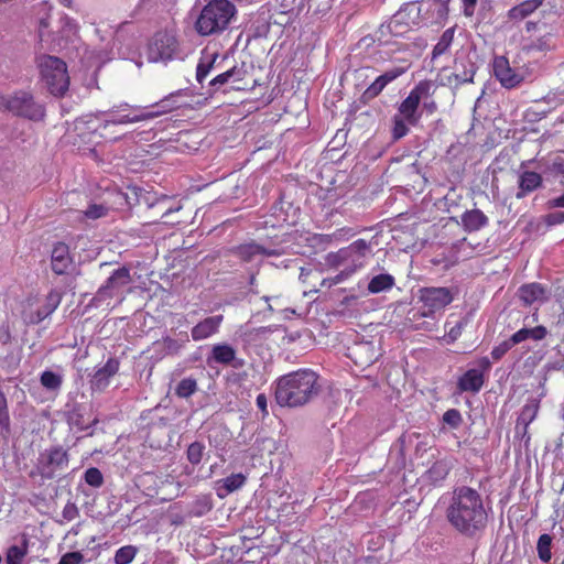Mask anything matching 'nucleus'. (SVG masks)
I'll return each instance as SVG.
<instances>
[{"label":"nucleus","instance_id":"24","mask_svg":"<svg viewBox=\"0 0 564 564\" xmlns=\"http://www.w3.org/2000/svg\"><path fill=\"white\" fill-rule=\"evenodd\" d=\"M419 107L420 102L414 99V96L412 97L409 94L406 98L400 104L398 108V116L403 117L409 124L416 126L421 118L420 113L417 112Z\"/></svg>","mask_w":564,"mask_h":564},{"label":"nucleus","instance_id":"5","mask_svg":"<svg viewBox=\"0 0 564 564\" xmlns=\"http://www.w3.org/2000/svg\"><path fill=\"white\" fill-rule=\"evenodd\" d=\"M148 120L145 116V111H141L140 113H112L109 119H106L102 124L96 126L95 120L91 117L87 121H79L76 124V129L80 130L79 137L85 140L87 139L89 142L94 141V135L99 132V137L104 139H108L111 141H116L120 138V135H110L108 134V130L112 127L119 124H127Z\"/></svg>","mask_w":564,"mask_h":564},{"label":"nucleus","instance_id":"16","mask_svg":"<svg viewBox=\"0 0 564 564\" xmlns=\"http://www.w3.org/2000/svg\"><path fill=\"white\" fill-rule=\"evenodd\" d=\"M120 361L117 358H109L106 364L97 369L90 379L93 391L101 392L110 383V379L119 371Z\"/></svg>","mask_w":564,"mask_h":564},{"label":"nucleus","instance_id":"58","mask_svg":"<svg viewBox=\"0 0 564 564\" xmlns=\"http://www.w3.org/2000/svg\"><path fill=\"white\" fill-rule=\"evenodd\" d=\"M256 404L258 409L262 412L263 416L268 415V400L264 393H260L257 395Z\"/></svg>","mask_w":564,"mask_h":564},{"label":"nucleus","instance_id":"15","mask_svg":"<svg viewBox=\"0 0 564 564\" xmlns=\"http://www.w3.org/2000/svg\"><path fill=\"white\" fill-rule=\"evenodd\" d=\"M231 252L242 262H252L257 259L274 257L279 254L274 249H267L254 241L241 243L232 248Z\"/></svg>","mask_w":564,"mask_h":564},{"label":"nucleus","instance_id":"30","mask_svg":"<svg viewBox=\"0 0 564 564\" xmlns=\"http://www.w3.org/2000/svg\"><path fill=\"white\" fill-rule=\"evenodd\" d=\"M555 47L553 42V34L546 33L535 41H532L530 44L523 46L522 51L527 54H531L532 52H547Z\"/></svg>","mask_w":564,"mask_h":564},{"label":"nucleus","instance_id":"33","mask_svg":"<svg viewBox=\"0 0 564 564\" xmlns=\"http://www.w3.org/2000/svg\"><path fill=\"white\" fill-rule=\"evenodd\" d=\"M217 54L203 55L196 67V80L202 84L208 76L216 62Z\"/></svg>","mask_w":564,"mask_h":564},{"label":"nucleus","instance_id":"1","mask_svg":"<svg viewBox=\"0 0 564 564\" xmlns=\"http://www.w3.org/2000/svg\"><path fill=\"white\" fill-rule=\"evenodd\" d=\"M448 523L460 534L474 538L484 531L488 523V513L481 495L468 486L456 487L446 509Z\"/></svg>","mask_w":564,"mask_h":564},{"label":"nucleus","instance_id":"3","mask_svg":"<svg viewBox=\"0 0 564 564\" xmlns=\"http://www.w3.org/2000/svg\"><path fill=\"white\" fill-rule=\"evenodd\" d=\"M370 253V243L366 239H357L349 246L340 248L336 252H329L325 257V262L329 268L340 269V272L333 279L334 283H339L366 264L367 256Z\"/></svg>","mask_w":564,"mask_h":564},{"label":"nucleus","instance_id":"41","mask_svg":"<svg viewBox=\"0 0 564 564\" xmlns=\"http://www.w3.org/2000/svg\"><path fill=\"white\" fill-rule=\"evenodd\" d=\"M137 554L133 545H126L118 549L115 553V564H130Z\"/></svg>","mask_w":564,"mask_h":564},{"label":"nucleus","instance_id":"8","mask_svg":"<svg viewBox=\"0 0 564 564\" xmlns=\"http://www.w3.org/2000/svg\"><path fill=\"white\" fill-rule=\"evenodd\" d=\"M69 465V454L61 445L51 446L42 452L36 462V469L42 478L53 479L65 471Z\"/></svg>","mask_w":564,"mask_h":564},{"label":"nucleus","instance_id":"59","mask_svg":"<svg viewBox=\"0 0 564 564\" xmlns=\"http://www.w3.org/2000/svg\"><path fill=\"white\" fill-rule=\"evenodd\" d=\"M546 205H547V208H550V209L564 208V194L549 199Z\"/></svg>","mask_w":564,"mask_h":564},{"label":"nucleus","instance_id":"42","mask_svg":"<svg viewBox=\"0 0 564 564\" xmlns=\"http://www.w3.org/2000/svg\"><path fill=\"white\" fill-rule=\"evenodd\" d=\"M205 446L200 442H194L189 444L186 451L187 459L193 465H198L204 455Z\"/></svg>","mask_w":564,"mask_h":564},{"label":"nucleus","instance_id":"7","mask_svg":"<svg viewBox=\"0 0 564 564\" xmlns=\"http://www.w3.org/2000/svg\"><path fill=\"white\" fill-rule=\"evenodd\" d=\"M39 67L48 91L56 97L64 96L69 87L66 63L58 57L46 55L41 57Z\"/></svg>","mask_w":564,"mask_h":564},{"label":"nucleus","instance_id":"25","mask_svg":"<svg viewBox=\"0 0 564 564\" xmlns=\"http://www.w3.org/2000/svg\"><path fill=\"white\" fill-rule=\"evenodd\" d=\"M29 539L23 535L18 544L10 545L6 551V564H22L29 553Z\"/></svg>","mask_w":564,"mask_h":564},{"label":"nucleus","instance_id":"35","mask_svg":"<svg viewBox=\"0 0 564 564\" xmlns=\"http://www.w3.org/2000/svg\"><path fill=\"white\" fill-rule=\"evenodd\" d=\"M433 83L432 80L424 79L420 80L409 93L414 99L421 102V99L429 98L433 95Z\"/></svg>","mask_w":564,"mask_h":564},{"label":"nucleus","instance_id":"18","mask_svg":"<svg viewBox=\"0 0 564 564\" xmlns=\"http://www.w3.org/2000/svg\"><path fill=\"white\" fill-rule=\"evenodd\" d=\"M51 267L54 273L62 275L68 273L73 267V258L69 247L64 242H57L51 253Z\"/></svg>","mask_w":564,"mask_h":564},{"label":"nucleus","instance_id":"23","mask_svg":"<svg viewBox=\"0 0 564 564\" xmlns=\"http://www.w3.org/2000/svg\"><path fill=\"white\" fill-rule=\"evenodd\" d=\"M247 477L241 473L231 474L230 476L217 481V496L225 498L229 494L240 489L246 484Z\"/></svg>","mask_w":564,"mask_h":564},{"label":"nucleus","instance_id":"29","mask_svg":"<svg viewBox=\"0 0 564 564\" xmlns=\"http://www.w3.org/2000/svg\"><path fill=\"white\" fill-rule=\"evenodd\" d=\"M212 358L217 364L230 365L236 358V350L228 344H216L212 349Z\"/></svg>","mask_w":564,"mask_h":564},{"label":"nucleus","instance_id":"14","mask_svg":"<svg viewBox=\"0 0 564 564\" xmlns=\"http://www.w3.org/2000/svg\"><path fill=\"white\" fill-rule=\"evenodd\" d=\"M184 95V90L180 89L175 93H171L170 95L162 98L156 104L152 105L151 107L147 108L145 116L147 119H153L156 117H160L162 115L172 112L176 109L182 108L186 104L181 101V97Z\"/></svg>","mask_w":564,"mask_h":564},{"label":"nucleus","instance_id":"34","mask_svg":"<svg viewBox=\"0 0 564 564\" xmlns=\"http://www.w3.org/2000/svg\"><path fill=\"white\" fill-rule=\"evenodd\" d=\"M454 33H455L454 28H449L443 32L438 42L433 47L432 58H436V57L443 55L449 48V46L452 45L453 40H454Z\"/></svg>","mask_w":564,"mask_h":564},{"label":"nucleus","instance_id":"22","mask_svg":"<svg viewBox=\"0 0 564 564\" xmlns=\"http://www.w3.org/2000/svg\"><path fill=\"white\" fill-rule=\"evenodd\" d=\"M488 224L489 218L480 209L466 210L462 215V226L467 232L478 231L487 227Z\"/></svg>","mask_w":564,"mask_h":564},{"label":"nucleus","instance_id":"61","mask_svg":"<svg viewBox=\"0 0 564 564\" xmlns=\"http://www.w3.org/2000/svg\"><path fill=\"white\" fill-rule=\"evenodd\" d=\"M464 3V14L470 17L474 13L477 0H462Z\"/></svg>","mask_w":564,"mask_h":564},{"label":"nucleus","instance_id":"4","mask_svg":"<svg viewBox=\"0 0 564 564\" xmlns=\"http://www.w3.org/2000/svg\"><path fill=\"white\" fill-rule=\"evenodd\" d=\"M237 12L236 6L229 0H209L199 11L194 28L202 36L224 32Z\"/></svg>","mask_w":564,"mask_h":564},{"label":"nucleus","instance_id":"50","mask_svg":"<svg viewBox=\"0 0 564 564\" xmlns=\"http://www.w3.org/2000/svg\"><path fill=\"white\" fill-rule=\"evenodd\" d=\"M83 562V553L79 551H75L63 554L57 564H82Z\"/></svg>","mask_w":564,"mask_h":564},{"label":"nucleus","instance_id":"12","mask_svg":"<svg viewBox=\"0 0 564 564\" xmlns=\"http://www.w3.org/2000/svg\"><path fill=\"white\" fill-rule=\"evenodd\" d=\"M492 70L496 79L507 89H512L524 82L528 73L518 70L510 66L509 59L503 56H495L492 62Z\"/></svg>","mask_w":564,"mask_h":564},{"label":"nucleus","instance_id":"54","mask_svg":"<svg viewBox=\"0 0 564 564\" xmlns=\"http://www.w3.org/2000/svg\"><path fill=\"white\" fill-rule=\"evenodd\" d=\"M529 338H530L529 328H521L518 332H516L511 337H509V339H510L511 344H513V346H516Z\"/></svg>","mask_w":564,"mask_h":564},{"label":"nucleus","instance_id":"62","mask_svg":"<svg viewBox=\"0 0 564 564\" xmlns=\"http://www.w3.org/2000/svg\"><path fill=\"white\" fill-rule=\"evenodd\" d=\"M398 24H400L399 18L398 15H394L389 22L388 28L390 29L391 32H393Z\"/></svg>","mask_w":564,"mask_h":564},{"label":"nucleus","instance_id":"45","mask_svg":"<svg viewBox=\"0 0 564 564\" xmlns=\"http://www.w3.org/2000/svg\"><path fill=\"white\" fill-rule=\"evenodd\" d=\"M408 122L403 117L394 116L392 134L395 140L403 138L408 134Z\"/></svg>","mask_w":564,"mask_h":564},{"label":"nucleus","instance_id":"26","mask_svg":"<svg viewBox=\"0 0 564 564\" xmlns=\"http://www.w3.org/2000/svg\"><path fill=\"white\" fill-rule=\"evenodd\" d=\"M543 3V0H524L512 7L507 15L510 20L521 21L536 11Z\"/></svg>","mask_w":564,"mask_h":564},{"label":"nucleus","instance_id":"21","mask_svg":"<svg viewBox=\"0 0 564 564\" xmlns=\"http://www.w3.org/2000/svg\"><path fill=\"white\" fill-rule=\"evenodd\" d=\"M543 178L541 174L533 171H524L520 173L518 180V191L516 193L517 199H522L530 193L536 191L542 186Z\"/></svg>","mask_w":564,"mask_h":564},{"label":"nucleus","instance_id":"13","mask_svg":"<svg viewBox=\"0 0 564 564\" xmlns=\"http://www.w3.org/2000/svg\"><path fill=\"white\" fill-rule=\"evenodd\" d=\"M477 72L476 64L468 57H456L454 61V72L445 77L442 85L457 88L464 84L474 82Z\"/></svg>","mask_w":564,"mask_h":564},{"label":"nucleus","instance_id":"52","mask_svg":"<svg viewBox=\"0 0 564 564\" xmlns=\"http://www.w3.org/2000/svg\"><path fill=\"white\" fill-rule=\"evenodd\" d=\"M544 223L547 226L564 224V212H554L544 216Z\"/></svg>","mask_w":564,"mask_h":564},{"label":"nucleus","instance_id":"43","mask_svg":"<svg viewBox=\"0 0 564 564\" xmlns=\"http://www.w3.org/2000/svg\"><path fill=\"white\" fill-rule=\"evenodd\" d=\"M84 479L87 485L99 488L104 484V476L101 471L96 467L88 468L84 474Z\"/></svg>","mask_w":564,"mask_h":564},{"label":"nucleus","instance_id":"11","mask_svg":"<svg viewBox=\"0 0 564 564\" xmlns=\"http://www.w3.org/2000/svg\"><path fill=\"white\" fill-rule=\"evenodd\" d=\"M178 50L174 34L166 31L156 32L149 44L148 55L151 62L171 61Z\"/></svg>","mask_w":564,"mask_h":564},{"label":"nucleus","instance_id":"9","mask_svg":"<svg viewBox=\"0 0 564 564\" xmlns=\"http://www.w3.org/2000/svg\"><path fill=\"white\" fill-rule=\"evenodd\" d=\"M419 294V301L422 303L421 316L433 318L436 313L444 311L455 299L452 289L445 286H425Z\"/></svg>","mask_w":564,"mask_h":564},{"label":"nucleus","instance_id":"36","mask_svg":"<svg viewBox=\"0 0 564 564\" xmlns=\"http://www.w3.org/2000/svg\"><path fill=\"white\" fill-rule=\"evenodd\" d=\"M197 390V381L194 378L182 379L175 388V394L178 398L187 399Z\"/></svg>","mask_w":564,"mask_h":564},{"label":"nucleus","instance_id":"20","mask_svg":"<svg viewBox=\"0 0 564 564\" xmlns=\"http://www.w3.org/2000/svg\"><path fill=\"white\" fill-rule=\"evenodd\" d=\"M63 293L56 289H52L45 296L43 305L36 311L35 315L30 319L32 324H39L46 317L52 315L59 306Z\"/></svg>","mask_w":564,"mask_h":564},{"label":"nucleus","instance_id":"38","mask_svg":"<svg viewBox=\"0 0 564 564\" xmlns=\"http://www.w3.org/2000/svg\"><path fill=\"white\" fill-rule=\"evenodd\" d=\"M410 66H411V64L408 61H402L400 65H398V66H395V67H393L391 69L386 70L379 77L382 79V82L386 85H388L391 82H393L397 78H399L400 76H402L403 74H405L408 72V69L410 68Z\"/></svg>","mask_w":564,"mask_h":564},{"label":"nucleus","instance_id":"56","mask_svg":"<svg viewBox=\"0 0 564 564\" xmlns=\"http://www.w3.org/2000/svg\"><path fill=\"white\" fill-rule=\"evenodd\" d=\"M551 171L555 174L564 176V159L561 156L555 158L551 164Z\"/></svg>","mask_w":564,"mask_h":564},{"label":"nucleus","instance_id":"39","mask_svg":"<svg viewBox=\"0 0 564 564\" xmlns=\"http://www.w3.org/2000/svg\"><path fill=\"white\" fill-rule=\"evenodd\" d=\"M551 544H552V538L550 534L544 533V534L540 535V538L538 540L536 550H538V554H539V557L541 561L549 562L551 560V557H552Z\"/></svg>","mask_w":564,"mask_h":564},{"label":"nucleus","instance_id":"6","mask_svg":"<svg viewBox=\"0 0 564 564\" xmlns=\"http://www.w3.org/2000/svg\"><path fill=\"white\" fill-rule=\"evenodd\" d=\"M0 107L17 117L33 121H40L45 117V107L35 101L33 95L25 90L1 95Z\"/></svg>","mask_w":564,"mask_h":564},{"label":"nucleus","instance_id":"57","mask_svg":"<svg viewBox=\"0 0 564 564\" xmlns=\"http://www.w3.org/2000/svg\"><path fill=\"white\" fill-rule=\"evenodd\" d=\"M237 69L240 70L239 75H232V78L230 79V83L234 84L235 89H241L242 87L239 85L240 82H242L247 75V70L243 66H237Z\"/></svg>","mask_w":564,"mask_h":564},{"label":"nucleus","instance_id":"10","mask_svg":"<svg viewBox=\"0 0 564 564\" xmlns=\"http://www.w3.org/2000/svg\"><path fill=\"white\" fill-rule=\"evenodd\" d=\"M478 367L466 370L456 382L459 393H478L485 384V376L491 368V361L488 357H481L477 361Z\"/></svg>","mask_w":564,"mask_h":564},{"label":"nucleus","instance_id":"51","mask_svg":"<svg viewBox=\"0 0 564 564\" xmlns=\"http://www.w3.org/2000/svg\"><path fill=\"white\" fill-rule=\"evenodd\" d=\"M62 516L66 521H73L79 516V509L75 502L67 501L63 508Z\"/></svg>","mask_w":564,"mask_h":564},{"label":"nucleus","instance_id":"53","mask_svg":"<svg viewBox=\"0 0 564 564\" xmlns=\"http://www.w3.org/2000/svg\"><path fill=\"white\" fill-rule=\"evenodd\" d=\"M529 335L533 340H542L546 337L547 329L546 327L539 325L533 328H529Z\"/></svg>","mask_w":564,"mask_h":564},{"label":"nucleus","instance_id":"37","mask_svg":"<svg viewBox=\"0 0 564 564\" xmlns=\"http://www.w3.org/2000/svg\"><path fill=\"white\" fill-rule=\"evenodd\" d=\"M40 382L45 389L56 391L61 388L63 379L54 371L45 370L40 377Z\"/></svg>","mask_w":564,"mask_h":564},{"label":"nucleus","instance_id":"17","mask_svg":"<svg viewBox=\"0 0 564 564\" xmlns=\"http://www.w3.org/2000/svg\"><path fill=\"white\" fill-rule=\"evenodd\" d=\"M132 282L130 270L126 267L119 268L106 280L97 292L99 297H112L113 290H120Z\"/></svg>","mask_w":564,"mask_h":564},{"label":"nucleus","instance_id":"47","mask_svg":"<svg viewBox=\"0 0 564 564\" xmlns=\"http://www.w3.org/2000/svg\"><path fill=\"white\" fill-rule=\"evenodd\" d=\"M109 208L102 204H91L85 212V216L90 219H98L107 216Z\"/></svg>","mask_w":564,"mask_h":564},{"label":"nucleus","instance_id":"60","mask_svg":"<svg viewBox=\"0 0 564 564\" xmlns=\"http://www.w3.org/2000/svg\"><path fill=\"white\" fill-rule=\"evenodd\" d=\"M10 425V416L8 412V406L0 409V426L3 430H8Z\"/></svg>","mask_w":564,"mask_h":564},{"label":"nucleus","instance_id":"49","mask_svg":"<svg viewBox=\"0 0 564 564\" xmlns=\"http://www.w3.org/2000/svg\"><path fill=\"white\" fill-rule=\"evenodd\" d=\"M387 85L382 82V79L378 76L373 83H371L368 88L365 90V96L368 98H375L384 89Z\"/></svg>","mask_w":564,"mask_h":564},{"label":"nucleus","instance_id":"27","mask_svg":"<svg viewBox=\"0 0 564 564\" xmlns=\"http://www.w3.org/2000/svg\"><path fill=\"white\" fill-rule=\"evenodd\" d=\"M545 295V289L536 282L524 284L519 289V297L525 305H531L535 301L542 300Z\"/></svg>","mask_w":564,"mask_h":564},{"label":"nucleus","instance_id":"46","mask_svg":"<svg viewBox=\"0 0 564 564\" xmlns=\"http://www.w3.org/2000/svg\"><path fill=\"white\" fill-rule=\"evenodd\" d=\"M443 422L452 429H457L462 424L463 417L457 409H449L443 414Z\"/></svg>","mask_w":564,"mask_h":564},{"label":"nucleus","instance_id":"55","mask_svg":"<svg viewBox=\"0 0 564 564\" xmlns=\"http://www.w3.org/2000/svg\"><path fill=\"white\" fill-rule=\"evenodd\" d=\"M462 328H463V326L459 323V324L453 326L448 330V333L446 334V340H447L448 344H452V343H454L455 340L458 339V337L462 335Z\"/></svg>","mask_w":564,"mask_h":564},{"label":"nucleus","instance_id":"40","mask_svg":"<svg viewBox=\"0 0 564 564\" xmlns=\"http://www.w3.org/2000/svg\"><path fill=\"white\" fill-rule=\"evenodd\" d=\"M183 338L181 340L174 339L170 336L163 337L162 344L167 354H177L186 343L189 341L187 333L182 334Z\"/></svg>","mask_w":564,"mask_h":564},{"label":"nucleus","instance_id":"31","mask_svg":"<svg viewBox=\"0 0 564 564\" xmlns=\"http://www.w3.org/2000/svg\"><path fill=\"white\" fill-rule=\"evenodd\" d=\"M540 409V402L536 399H530L521 409L518 416V424H522L525 429L536 417Z\"/></svg>","mask_w":564,"mask_h":564},{"label":"nucleus","instance_id":"2","mask_svg":"<svg viewBox=\"0 0 564 564\" xmlns=\"http://www.w3.org/2000/svg\"><path fill=\"white\" fill-rule=\"evenodd\" d=\"M318 375L310 369H300L281 376L274 382V398L279 405L299 408L307 404L321 392Z\"/></svg>","mask_w":564,"mask_h":564},{"label":"nucleus","instance_id":"44","mask_svg":"<svg viewBox=\"0 0 564 564\" xmlns=\"http://www.w3.org/2000/svg\"><path fill=\"white\" fill-rule=\"evenodd\" d=\"M240 70L237 69V65H235L234 67H231L230 69L217 75L216 77H214L210 82H209V85L210 87L217 89L219 88L220 86L227 84V83H230V79L232 78V75H239Z\"/></svg>","mask_w":564,"mask_h":564},{"label":"nucleus","instance_id":"63","mask_svg":"<svg viewBox=\"0 0 564 564\" xmlns=\"http://www.w3.org/2000/svg\"><path fill=\"white\" fill-rule=\"evenodd\" d=\"M343 234L349 235V236H354L355 235L352 229L351 228H347V227L338 229L337 232H335L334 235L337 236V235H343Z\"/></svg>","mask_w":564,"mask_h":564},{"label":"nucleus","instance_id":"32","mask_svg":"<svg viewBox=\"0 0 564 564\" xmlns=\"http://www.w3.org/2000/svg\"><path fill=\"white\" fill-rule=\"evenodd\" d=\"M394 284V279L388 273L375 275L368 283V291L377 294L390 290Z\"/></svg>","mask_w":564,"mask_h":564},{"label":"nucleus","instance_id":"48","mask_svg":"<svg viewBox=\"0 0 564 564\" xmlns=\"http://www.w3.org/2000/svg\"><path fill=\"white\" fill-rule=\"evenodd\" d=\"M513 344H511L510 339H506L501 341L499 345L495 346L491 350V357L494 360H500L511 348Z\"/></svg>","mask_w":564,"mask_h":564},{"label":"nucleus","instance_id":"64","mask_svg":"<svg viewBox=\"0 0 564 564\" xmlns=\"http://www.w3.org/2000/svg\"><path fill=\"white\" fill-rule=\"evenodd\" d=\"M424 107H425L430 112H433V111L436 109V104H435V101L425 102V104H424Z\"/></svg>","mask_w":564,"mask_h":564},{"label":"nucleus","instance_id":"19","mask_svg":"<svg viewBox=\"0 0 564 564\" xmlns=\"http://www.w3.org/2000/svg\"><path fill=\"white\" fill-rule=\"evenodd\" d=\"M223 319V315H215L206 317L203 321H200L191 330V336L193 340H204L206 338H209L214 334L218 333Z\"/></svg>","mask_w":564,"mask_h":564},{"label":"nucleus","instance_id":"28","mask_svg":"<svg viewBox=\"0 0 564 564\" xmlns=\"http://www.w3.org/2000/svg\"><path fill=\"white\" fill-rule=\"evenodd\" d=\"M449 467L444 460H437L425 471V480L433 486H438L448 476Z\"/></svg>","mask_w":564,"mask_h":564}]
</instances>
